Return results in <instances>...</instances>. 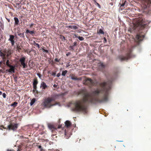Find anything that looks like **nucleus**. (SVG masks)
<instances>
[{"label": "nucleus", "instance_id": "a19ab883", "mask_svg": "<svg viewBox=\"0 0 151 151\" xmlns=\"http://www.w3.org/2000/svg\"><path fill=\"white\" fill-rule=\"evenodd\" d=\"M55 61L56 62H58L59 61L58 59V58H55Z\"/></svg>", "mask_w": 151, "mask_h": 151}, {"label": "nucleus", "instance_id": "a18cd8bd", "mask_svg": "<svg viewBox=\"0 0 151 151\" xmlns=\"http://www.w3.org/2000/svg\"><path fill=\"white\" fill-rule=\"evenodd\" d=\"M33 92H34V94L35 95H35V91L34 90H33Z\"/></svg>", "mask_w": 151, "mask_h": 151}, {"label": "nucleus", "instance_id": "412c9836", "mask_svg": "<svg viewBox=\"0 0 151 151\" xmlns=\"http://www.w3.org/2000/svg\"><path fill=\"white\" fill-rule=\"evenodd\" d=\"M64 133L65 135V137L66 139H68L70 137V136H69V135H68V134H67V132L66 131V129H65L64 131Z\"/></svg>", "mask_w": 151, "mask_h": 151}, {"label": "nucleus", "instance_id": "a211bd4d", "mask_svg": "<svg viewBox=\"0 0 151 151\" xmlns=\"http://www.w3.org/2000/svg\"><path fill=\"white\" fill-rule=\"evenodd\" d=\"M47 86L45 83L44 82H42L41 85L40 87H42V88L45 89L47 87Z\"/></svg>", "mask_w": 151, "mask_h": 151}, {"label": "nucleus", "instance_id": "f03ea898", "mask_svg": "<svg viewBox=\"0 0 151 151\" xmlns=\"http://www.w3.org/2000/svg\"><path fill=\"white\" fill-rule=\"evenodd\" d=\"M149 23V22L146 20L143 17H139L137 20L136 23L134 24L135 28L139 27L142 29Z\"/></svg>", "mask_w": 151, "mask_h": 151}, {"label": "nucleus", "instance_id": "473e14b6", "mask_svg": "<svg viewBox=\"0 0 151 151\" xmlns=\"http://www.w3.org/2000/svg\"><path fill=\"white\" fill-rule=\"evenodd\" d=\"M42 50H43V52H45L46 53L48 52V50H45V49H42Z\"/></svg>", "mask_w": 151, "mask_h": 151}, {"label": "nucleus", "instance_id": "c756f323", "mask_svg": "<svg viewBox=\"0 0 151 151\" xmlns=\"http://www.w3.org/2000/svg\"><path fill=\"white\" fill-rule=\"evenodd\" d=\"M78 38L81 41H83L84 39V38L82 37L78 36Z\"/></svg>", "mask_w": 151, "mask_h": 151}, {"label": "nucleus", "instance_id": "9b49d317", "mask_svg": "<svg viewBox=\"0 0 151 151\" xmlns=\"http://www.w3.org/2000/svg\"><path fill=\"white\" fill-rule=\"evenodd\" d=\"M25 58L24 57L21 58L20 59L19 61L21 63V64L22 65L23 67L24 68H26V64L25 63Z\"/></svg>", "mask_w": 151, "mask_h": 151}, {"label": "nucleus", "instance_id": "393cba45", "mask_svg": "<svg viewBox=\"0 0 151 151\" xmlns=\"http://www.w3.org/2000/svg\"><path fill=\"white\" fill-rule=\"evenodd\" d=\"M68 72L67 70H65L62 72V75L63 76H65Z\"/></svg>", "mask_w": 151, "mask_h": 151}, {"label": "nucleus", "instance_id": "4468645a", "mask_svg": "<svg viewBox=\"0 0 151 151\" xmlns=\"http://www.w3.org/2000/svg\"><path fill=\"white\" fill-rule=\"evenodd\" d=\"M105 67V66L102 63H100L98 65V68L101 71H102Z\"/></svg>", "mask_w": 151, "mask_h": 151}, {"label": "nucleus", "instance_id": "2f4dec72", "mask_svg": "<svg viewBox=\"0 0 151 151\" xmlns=\"http://www.w3.org/2000/svg\"><path fill=\"white\" fill-rule=\"evenodd\" d=\"M69 48H70L69 49L72 51H73L74 50L73 49V46H70Z\"/></svg>", "mask_w": 151, "mask_h": 151}, {"label": "nucleus", "instance_id": "864d4df0", "mask_svg": "<svg viewBox=\"0 0 151 151\" xmlns=\"http://www.w3.org/2000/svg\"><path fill=\"white\" fill-rule=\"evenodd\" d=\"M93 1H94V2H96V0H93Z\"/></svg>", "mask_w": 151, "mask_h": 151}, {"label": "nucleus", "instance_id": "4d7b16f0", "mask_svg": "<svg viewBox=\"0 0 151 151\" xmlns=\"http://www.w3.org/2000/svg\"><path fill=\"white\" fill-rule=\"evenodd\" d=\"M17 150L19 151V150L18 149Z\"/></svg>", "mask_w": 151, "mask_h": 151}, {"label": "nucleus", "instance_id": "3c124183", "mask_svg": "<svg viewBox=\"0 0 151 151\" xmlns=\"http://www.w3.org/2000/svg\"><path fill=\"white\" fill-rule=\"evenodd\" d=\"M3 127V128H4V129H6V128H4V127Z\"/></svg>", "mask_w": 151, "mask_h": 151}, {"label": "nucleus", "instance_id": "6e6552de", "mask_svg": "<svg viewBox=\"0 0 151 151\" xmlns=\"http://www.w3.org/2000/svg\"><path fill=\"white\" fill-rule=\"evenodd\" d=\"M18 126V124H11L8 126V128L9 130L12 129L13 131H15L17 128Z\"/></svg>", "mask_w": 151, "mask_h": 151}, {"label": "nucleus", "instance_id": "e2e57ef3", "mask_svg": "<svg viewBox=\"0 0 151 151\" xmlns=\"http://www.w3.org/2000/svg\"><path fill=\"white\" fill-rule=\"evenodd\" d=\"M37 75L38 76V73H37Z\"/></svg>", "mask_w": 151, "mask_h": 151}, {"label": "nucleus", "instance_id": "0eeeda50", "mask_svg": "<svg viewBox=\"0 0 151 151\" xmlns=\"http://www.w3.org/2000/svg\"><path fill=\"white\" fill-rule=\"evenodd\" d=\"M48 127L51 130L52 133H53L54 135H55V131L57 130L58 129L61 128V125H59L57 128L53 125L49 124H48Z\"/></svg>", "mask_w": 151, "mask_h": 151}, {"label": "nucleus", "instance_id": "aec40b11", "mask_svg": "<svg viewBox=\"0 0 151 151\" xmlns=\"http://www.w3.org/2000/svg\"><path fill=\"white\" fill-rule=\"evenodd\" d=\"M14 24H15L17 25L18 24L19 22V20L18 18L17 17H14Z\"/></svg>", "mask_w": 151, "mask_h": 151}, {"label": "nucleus", "instance_id": "58836bf2", "mask_svg": "<svg viewBox=\"0 0 151 151\" xmlns=\"http://www.w3.org/2000/svg\"><path fill=\"white\" fill-rule=\"evenodd\" d=\"M60 75H61V74L60 73H59L57 74V77H59L60 76Z\"/></svg>", "mask_w": 151, "mask_h": 151}, {"label": "nucleus", "instance_id": "5fc2aeb1", "mask_svg": "<svg viewBox=\"0 0 151 151\" xmlns=\"http://www.w3.org/2000/svg\"><path fill=\"white\" fill-rule=\"evenodd\" d=\"M17 78V77H15V78H14V79H16Z\"/></svg>", "mask_w": 151, "mask_h": 151}, {"label": "nucleus", "instance_id": "79ce46f5", "mask_svg": "<svg viewBox=\"0 0 151 151\" xmlns=\"http://www.w3.org/2000/svg\"><path fill=\"white\" fill-rule=\"evenodd\" d=\"M74 36H75V37H77L78 38V37L77 36V35L76 34H74Z\"/></svg>", "mask_w": 151, "mask_h": 151}, {"label": "nucleus", "instance_id": "423d86ee", "mask_svg": "<svg viewBox=\"0 0 151 151\" xmlns=\"http://www.w3.org/2000/svg\"><path fill=\"white\" fill-rule=\"evenodd\" d=\"M9 60H7L6 61V65L9 67L10 68L9 69H6V72L14 73L15 72V66L10 65L9 63Z\"/></svg>", "mask_w": 151, "mask_h": 151}, {"label": "nucleus", "instance_id": "37998d69", "mask_svg": "<svg viewBox=\"0 0 151 151\" xmlns=\"http://www.w3.org/2000/svg\"><path fill=\"white\" fill-rule=\"evenodd\" d=\"M57 85H55V84H54V85H53V87L55 88H56L57 87Z\"/></svg>", "mask_w": 151, "mask_h": 151}, {"label": "nucleus", "instance_id": "dca6fc26", "mask_svg": "<svg viewBox=\"0 0 151 151\" xmlns=\"http://www.w3.org/2000/svg\"><path fill=\"white\" fill-rule=\"evenodd\" d=\"M66 28H69L71 29H78V27L76 26H72L71 25L66 26H65Z\"/></svg>", "mask_w": 151, "mask_h": 151}, {"label": "nucleus", "instance_id": "13d9d810", "mask_svg": "<svg viewBox=\"0 0 151 151\" xmlns=\"http://www.w3.org/2000/svg\"><path fill=\"white\" fill-rule=\"evenodd\" d=\"M40 127V126L38 125V128H39V127Z\"/></svg>", "mask_w": 151, "mask_h": 151}, {"label": "nucleus", "instance_id": "7ed1b4c3", "mask_svg": "<svg viewBox=\"0 0 151 151\" xmlns=\"http://www.w3.org/2000/svg\"><path fill=\"white\" fill-rule=\"evenodd\" d=\"M132 48L128 49L127 52L125 55H119L118 58L121 61H127L130 58L134 57L135 55L132 53Z\"/></svg>", "mask_w": 151, "mask_h": 151}, {"label": "nucleus", "instance_id": "a878e982", "mask_svg": "<svg viewBox=\"0 0 151 151\" xmlns=\"http://www.w3.org/2000/svg\"><path fill=\"white\" fill-rule=\"evenodd\" d=\"M18 103L17 102H14L11 104V106H12L15 107L16 106V105Z\"/></svg>", "mask_w": 151, "mask_h": 151}, {"label": "nucleus", "instance_id": "f3484780", "mask_svg": "<svg viewBox=\"0 0 151 151\" xmlns=\"http://www.w3.org/2000/svg\"><path fill=\"white\" fill-rule=\"evenodd\" d=\"M26 33L28 35H32L34 33V31H30L28 29L26 30Z\"/></svg>", "mask_w": 151, "mask_h": 151}, {"label": "nucleus", "instance_id": "cd10ccee", "mask_svg": "<svg viewBox=\"0 0 151 151\" xmlns=\"http://www.w3.org/2000/svg\"><path fill=\"white\" fill-rule=\"evenodd\" d=\"M0 56L1 57H4L5 54L3 53L1 51H0Z\"/></svg>", "mask_w": 151, "mask_h": 151}, {"label": "nucleus", "instance_id": "1a4fd4ad", "mask_svg": "<svg viewBox=\"0 0 151 151\" xmlns=\"http://www.w3.org/2000/svg\"><path fill=\"white\" fill-rule=\"evenodd\" d=\"M145 37L144 35L141 34H138L136 37V39L137 42H139L142 41Z\"/></svg>", "mask_w": 151, "mask_h": 151}, {"label": "nucleus", "instance_id": "8fccbe9b", "mask_svg": "<svg viewBox=\"0 0 151 151\" xmlns=\"http://www.w3.org/2000/svg\"><path fill=\"white\" fill-rule=\"evenodd\" d=\"M1 127H2V126H1L0 127V130H2V128H1Z\"/></svg>", "mask_w": 151, "mask_h": 151}, {"label": "nucleus", "instance_id": "5701e85b", "mask_svg": "<svg viewBox=\"0 0 151 151\" xmlns=\"http://www.w3.org/2000/svg\"><path fill=\"white\" fill-rule=\"evenodd\" d=\"M35 101H36V100H35V99L34 98V99H32L31 100V101L30 103V105L31 106H32L35 103Z\"/></svg>", "mask_w": 151, "mask_h": 151}, {"label": "nucleus", "instance_id": "c03bdc74", "mask_svg": "<svg viewBox=\"0 0 151 151\" xmlns=\"http://www.w3.org/2000/svg\"><path fill=\"white\" fill-rule=\"evenodd\" d=\"M38 77H39V78H40V77H41V75H40V73H38Z\"/></svg>", "mask_w": 151, "mask_h": 151}, {"label": "nucleus", "instance_id": "6e6d98bb", "mask_svg": "<svg viewBox=\"0 0 151 151\" xmlns=\"http://www.w3.org/2000/svg\"><path fill=\"white\" fill-rule=\"evenodd\" d=\"M7 56H9V55L8 54H7Z\"/></svg>", "mask_w": 151, "mask_h": 151}, {"label": "nucleus", "instance_id": "603ef678", "mask_svg": "<svg viewBox=\"0 0 151 151\" xmlns=\"http://www.w3.org/2000/svg\"><path fill=\"white\" fill-rule=\"evenodd\" d=\"M38 48H39L40 47H39V44H38Z\"/></svg>", "mask_w": 151, "mask_h": 151}, {"label": "nucleus", "instance_id": "de8ad7c7", "mask_svg": "<svg viewBox=\"0 0 151 151\" xmlns=\"http://www.w3.org/2000/svg\"><path fill=\"white\" fill-rule=\"evenodd\" d=\"M110 4H111V5H113V4L112 3H110Z\"/></svg>", "mask_w": 151, "mask_h": 151}, {"label": "nucleus", "instance_id": "bb28decb", "mask_svg": "<svg viewBox=\"0 0 151 151\" xmlns=\"http://www.w3.org/2000/svg\"><path fill=\"white\" fill-rule=\"evenodd\" d=\"M38 149H40V151H44V150L43 148L42 147L41 145H38Z\"/></svg>", "mask_w": 151, "mask_h": 151}, {"label": "nucleus", "instance_id": "c85d7f7f", "mask_svg": "<svg viewBox=\"0 0 151 151\" xmlns=\"http://www.w3.org/2000/svg\"><path fill=\"white\" fill-rule=\"evenodd\" d=\"M18 35L20 36V37H24V33H18Z\"/></svg>", "mask_w": 151, "mask_h": 151}, {"label": "nucleus", "instance_id": "680f3d73", "mask_svg": "<svg viewBox=\"0 0 151 151\" xmlns=\"http://www.w3.org/2000/svg\"><path fill=\"white\" fill-rule=\"evenodd\" d=\"M1 62H0V64H1Z\"/></svg>", "mask_w": 151, "mask_h": 151}, {"label": "nucleus", "instance_id": "f257e3e1", "mask_svg": "<svg viewBox=\"0 0 151 151\" xmlns=\"http://www.w3.org/2000/svg\"><path fill=\"white\" fill-rule=\"evenodd\" d=\"M113 80V78H111L107 82H104L100 83V85L101 88L97 89L93 91L91 94L86 90L81 91L79 93L83 95V98L73 103H70L69 106H73V110L74 111L82 112L84 114H87L88 112L87 108L84 105V103H101L108 101V92L111 88V83Z\"/></svg>", "mask_w": 151, "mask_h": 151}, {"label": "nucleus", "instance_id": "72a5a7b5", "mask_svg": "<svg viewBox=\"0 0 151 151\" xmlns=\"http://www.w3.org/2000/svg\"><path fill=\"white\" fill-rule=\"evenodd\" d=\"M51 75L52 76H55L56 73L55 72H52Z\"/></svg>", "mask_w": 151, "mask_h": 151}, {"label": "nucleus", "instance_id": "39448f33", "mask_svg": "<svg viewBox=\"0 0 151 151\" xmlns=\"http://www.w3.org/2000/svg\"><path fill=\"white\" fill-rule=\"evenodd\" d=\"M83 84L88 86L90 88H91L94 85V83L92 80L90 78L86 79L83 81Z\"/></svg>", "mask_w": 151, "mask_h": 151}, {"label": "nucleus", "instance_id": "4be33fe9", "mask_svg": "<svg viewBox=\"0 0 151 151\" xmlns=\"http://www.w3.org/2000/svg\"><path fill=\"white\" fill-rule=\"evenodd\" d=\"M60 38L63 41L65 42L66 40V39L65 37L63 36L60 35Z\"/></svg>", "mask_w": 151, "mask_h": 151}, {"label": "nucleus", "instance_id": "4c0bfd02", "mask_svg": "<svg viewBox=\"0 0 151 151\" xmlns=\"http://www.w3.org/2000/svg\"><path fill=\"white\" fill-rule=\"evenodd\" d=\"M106 42H107V40H106V38L105 37H104V43H106Z\"/></svg>", "mask_w": 151, "mask_h": 151}, {"label": "nucleus", "instance_id": "09e8293b", "mask_svg": "<svg viewBox=\"0 0 151 151\" xmlns=\"http://www.w3.org/2000/svg\"><path fill=\"white\" fill-rule=\"evenodd\" d=\"M2 93V92L1 91H0V95H1Z\"/></svg>", "mask_w": 151, "mask_h": 151}, {"label": "nucleus", "instance_id": "ea45409f", "mask_svg": "<svg viewBox=\"0 0 151 151\" xmlns=\"http://www.w3.org/2000/svg\"><path fill=\"white\" fill-rule=\"evenodd\" d=\"M70 54H71V53H70V52H68V53H67L66 54V55L67 56H68V55H69Z\"/></svg>", "mask_w": 151, "mask_h": 151}, {"label": "nucleus", "instance_id": "6ab92c4d", "mask_svg": "<svg viewBox=\"0 0 151 151\" xmlns=\"http://www.w3.org/2000/svg\"><path fill=\"white\" fill-rule=\"evenodd\" d=\"M97 33L99 34H104V32L101 29H100L99 30H98L97 31Z\"/></svg>", "mask_w": 151, "mask_h": 151}, {"label": "nucleus", "instance_id": "7c9ffc66", "mask_svg": "<svg viewBox=\"0 0 151 151\" xmlns=\"http://www.w3.org/2000/svg\"><path fill=\"white\" fill-rule=\"evenodd\" d=\"M96 3L95 4L97 5L99 8H101V5L97 2L96 1L95 2Z\"/></svg>", "mask_w": 151, "mask_h": 151}, {"label": "nucleus", "instance_id": "c9c22d12", "mask_svg": "<svg viewBox=\"0 0 151 151\" xmlns=\"http://www.w3.org/2000/svg\"><path fill=\"white\" fill-rule=\"evenodd\" d=\"M2 96H3V97L4 98H6V94L5 93H3Z\"/></svg>", "mask_w": 151, "mask_h": 151}, {"label": "nucleus", "instance_id": "e433bc0d", "mask_svg": "<svg viewBox=\"0 0 151 151\" xmlns=\"http://www.w3.org/2000/svg\"><path fill=\"white\" fill-rule=\"evenodd\" d=\"M147 3L148 4H151V0H147Z\"/></svg>", "mask_w": 151, "mask_h": 151}, {"label": "nucleus", "instance_id": "052dcab7", "mask_svg": "<svg viewBox=\"0 0 151 151\" xmlns=\"http://www.w3.org/2000/svg\"><path fill=\"white\" fill-rule=\"evenodd\" d=\"M150 6V4H149V6Z\"/></svg>", "mask_w": 151, "mask_h": 151}, {"label": "nucleus", "instance_id": "b1692460", "mask_svg": "<svg viewBox=\"0 0 151 151\" xmlns=\"http://www.w3.org/2000/svg\"><path fill=\"white\" fill-rule=\"evenodd\" d=\"M37 83V81H34L33 83L34 88L35 89L36 88V85Z\"/></svg>", "mask_w": 151, "mask_h": 151}, {"label": "nucleus", "instance_id": "9d476101", "mask_svg": "<svg viewBox=\"0 0 151 151\" xmlns=\"http://www.w3.org/2000/svg\"><path fill=\"white\" fill-rule=\"evenodd\" d=\"M119 5L120 9L122 10L123 8H124L126 7L128 5V2L126 0H123L122 1V3H120Z\"/></svg>", "mask_w": 151, "mask_h": 151}, {"label": "nucleus", "instance_id": "49530a36", "mask_svg": "<svg viewBox=\"0 0 151 151\" xmlns=\"http://www.w3.org/2000/svg\"><path fill=\"white\" fill-rule=\"evenodd\" d=\"M6 19H7V20H8V21L9 22H10V20L9 19H8L6 18Z\"/></svg>", "mask_w": 151, "mask_h": 151}, {"label": "nucleus", "instance_id": "f704fd0d", "mask_svg": "<svg viewBox=\"0 0 151 151\" xmlns=\"http://www.w3.org/2000/svg\"><path fill=\"white\" fill-rule=\"evenodd\" d=\"M77 42H75L73 43V47H75V46H76L77 45Z\"/></svg>", "mask_w": 151, "mask_h": 151}, {"label": "nucleus", "instance_id": "bf43d9fd", "mask_svg": "<svg viewBox=\"0 0 151 151\" xmlns=\"http://www.w3.org/2000/svg\"><path fill=\"white\" fill-rule=\"evenodd\" d=\"M36 45L38 46V44H36Z\"/></svg>", "mask_w": 151, "mask_h": 151}, {"label": "nucleus", "instance_id": "ddd939ff", "mask_svg": "<svg viewBox=\"0 0 151 151\" xmlns=\"http://www.w3.org/2000/svg\"><path fill=\"white\" fill-rule=\"evenodd\" d=\"M14 36L13 35H10V38L9 39V40L10 41L11 43L12 46H13L14 45Z\"/></svg>", "mask_w": 151, "mask_h": 151}, {"label": "nucleus", "instance_id": "20e7f679", "mask_svg": "<svg viewBox=\"0 0 151 151\" xmlns=\"http://www.w3.org/2000/svg\"><path fill=\"white\" fill-rule=\"evenodd\" d=\"M54 100V99L52 98L48 97L46 99L43 103L44 107L47 108H50L51 106L57 104V103L55 104H51V102Z\"/></svg>", "mask_w": 151, "mask_h": 151}, {"label": "nucleus", "instance_id": "f8f14e48", "mask_svg": "<svg viewBox=\"0 0 151 151\" xmlns=\"http://www.w3.org/2000/svg\"><path fill=\"white\" fill-rule=\"evenodd\" d=\"M70 76L71 77V79L75 80H81L82 78L81 77L77 78L73 74H70Z\"/></svg>", "mask_w": 151, "mask_h": 151}, {"label": "nucleus", "instance_id": "2eb2a0df", "mask_svg": "<svg viewBox=\"0 0 151 151\" xmlns=\"http://www.w3.org/2000/svg\"><path fill=\"white\" fill-rule=\"evenodd\" d=\"M65 126L67 128L70 127L71 125V122L68 120H67L65 121Z\"/></svg>", "mask_w": 151, "mask_h": 151}]
</instances>
